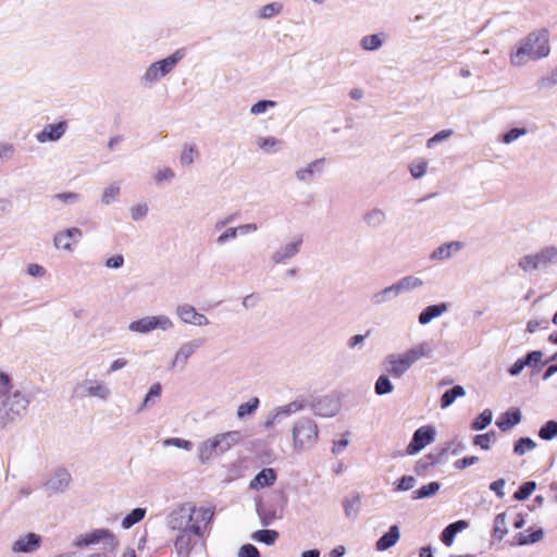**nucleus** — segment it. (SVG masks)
<instances>
[{
    "label": "nucleus",
    "mask_w": 557,
    "mask_h": 557,
    "mask_svg": "<svg viewBox=\"0 0 557 557\" xmlns=\"http://www.w3.org/2000/svg\"><path fill=\"white\" fill-rule=\"evenodd\" d=\"M539 436L542 440L549 441L557 436V422L548 421L540 429Z\"/></svg>",
    "instance_id": "obj_33"
},
{
    "label": "nucleus",
    "mask_w": 557,
    "mask_h": 557,
    "mask_svg": "<svg viewBox=\"0 0 557 557\" xmlns=\"http://www.w3.org/2000/svg\"><path fill=\"white\" fill-rule=\"evenodd\" d=\"M557 261V248L545 247L534 255H527L519 260V267L524 272L537 270L541 267H546L549 263Z\"/></svg>",
    "instance_id": "obj_4"
},
{
    "label": "nucleus",
    "mask_w": 557,
    "mask_h": 557,
    "mask_svg": "<svg viewBox=\"0 0 557 557\" xmlns=\"http://www.w3.org/2000/svg\"><path fill=\"white\" fill-rule=\"evenodd\" d=\"M302 436H307L309 441H314L318 436L317 425L307 422L294 428V441L296 445H304Z\"/></svg>",
    "instance_id": "obj_14"
},
{
    "label": "nucleus",
    "mask_w": 557,
    "mask_h": 557,
    "mask_svg": "<svg viewBox=\"0 0 557 557\" xmlns=\"http://www.w3.org/2000/svg\"><path fill=\"white\" fill-rule=\"evenodd\" d=\"M123 263H124L123 256L116 255V256L109 258L106 262V265L108 268L117 269V268L122 267Z\"/></svg>",
    "instance_id": "obj_55"
},
{
    "label": "nucleus",
    "mask_w": 557,
    "mask_h": 557,
    "mask_svg": "<svg viewBox=\"0 0 557 557\" xmlns=\"http://www.w3.org/2000/svg\"><path fill=\"white\" fill-rule=\"evenodd\" d=\"M278 144V140L274 137L259 138L258 146L264 151H270Z\"/></svg>",
    "instance_id": "obj_53"
},
{
    "label": "nucleus",
    "mask_w": 557,
    "mask_h": 557,
    "mask_svg": "<svg viewBox=\"0 0 557 557\" xmlns=\"http://www.w3.org/2000/svg\"><path fill=\"white\" fill-rule=\"evenodd\" d=\"M315 165V162L308 165L306 169H301L297 172V177L301 181H306L313 174V166Z\"/></svg>",
    "instance_id": "obj_61"
},
{
    "label": "nucleus",
    "mask_w": 557,
    "mask_h": 557,
    "mask_svg": "<svg viewBox=\"0 0 557 557\" xmlns=\"http://www.w3.org/2000/svg\"><path fill=\"white\" fill-rule=\"evenodd\" d=\"M238 440V432L219 434L205 443L202 451H208L209 454H223L230 449Z\"/></svg>",
    "instance_id": "obj_7"
},
{
    "label": "nucleus",
    "mask_w": 557,
    "mask_h": 557,
    "mask_svg": "<svg viewBox=\"0 0 557 557\" xmlns=\"http://www.w3.org/2000/svg\"><path fill=\"white\" fill-rule=\"evenodd\" d=\"M399 529L397 525H392L383 536L379 539L376 542L377 550H386L389 547L394 546L399 540Z\"/></svg>",
    "instance_id": "obj_18"
},
{
    "label": "nucleus",
    "mask_w": 557,
    "mask_h": 557,
    "mask_svg": "<svg viewBox=\"0 0 557 557\" xmlns=\"http://www.w3.org/2000/svg\"><path fill=\"white\" fill-rule=\"evenodd\" d=\"M300 244H301L300 239L288 244L285 247L284 257L289 258V257L294 256L299 250Z\"/></svg>",
    "instance_id": "obj_60"
},
{
    "label": "nucleus",
    "mask_w": 557,
    "mask_h": 557,
    "mask_svg": "<svg viewBox=\"0 0 557 557\" xmlns=\"http://www.w3.org/2000/svg\"><path fill=\"white\" fill-rule=\"evenodd\" d=\"M277 537L278 533L275 530H259L252 535L253 540L268 545L273 544Z\"/></svg>",
    "instance_id": "obj_30"
},
{
    "label": "nucleus",
    "mask_w": 557,
    "mask_h": 557,
    "mask_svg": "<svg viewBox=\"0 0 557 557\" xmlns=\"http://www.w3.org/2000/svg\"><path fill=\"white\" fill-rule=\"evenodd\" d=\"M11 377L8 373L0 370V393L8 396L12 391Z\"/></svg>",
    "instance_id": "obj_42"
},
{
    "label": "nucleus",
    "mask_w": 557,
    "mask_h": 557,
    "mask_svg": "<svg viewBox=\"0 0 557 557\" xmlns=\"http://www.w3.org/2000/svg\"><path fill=\"white\" fill-rule=\"evenodd\" d=\"M491 421L492 411L486 409L472 422L471 428L476 431L483 430L491 423Z\"/></svg>",
    "instance_id": "obj_35"
},
{
    "label": "nucleus",
    "mask_w": 557,
    "mask_h": 557,
    "mask_svg": "<svg viewBox=\"0 0 557 557\" xmlns=\"http://www.w3.org/2000/svg\"><path fill=\"white\" fill-rule=\"evenodd\" d=\"M440 487H441V485L437 482H431L429 484H425L413 492V498L420 499V498L430 497V496L436 494L438 492Z\"/></svg>",
    "instance_id": "obj_27"
},
{
    "label": "nucleus",
    "mask_w": 557,
    "mask_h": 557,
    "mask_svg": "<svg viewBox=\"0 0 557 557\" xmlns=\"http://www.w3.org/2000/svg\"><path fill=\"white\" fill-rule=\"evenodd\" d=\"M416 480L411 475H404L399 479L397 484L398 491H409L414 486Z\"/></svg>",
    "instance_id": "obj_49"
},
{
    "label": "nucleus",
    "mask_w": 557,
    "mask_h": 557,
    "mask_svg": "<svg viewBox=\"0 0 557 557\" xmlns=\"http://www.w3.org/2000/svg\"><path fill=\"white\" fill-rule=\"evenodd\" d=\"M195 345H184L176 354V361L185 362L195 352Z\"/></svg>",
    "instance_id": "obj_46"
},
{
    "label": "nucleus",
    "mask_w": 557,
    "mask_h": 557,
    "mask_svg": "<svg viewBox=\"0 0 557 557\" xmlns=\"http://www.w3.org/2000/svg\"><path fill=\"white\" fill-rule=\"evenodd\" d=\"M238 557H260L259 550L251 544H246L240 547Z\"/></svg>",
    "instance_id": "obj_52"
},
{
    "label": "nucleus",
    "mask_w": 557,
    "mask_h": 557,
    "mask_svg": "<svg viewBox=\"0 0 557 557\" xmlns=\"http://www.w3.org/2000/svg\"><path fill=\"white\" fill-rule=\"evenodd\" d=\"M504 487H505V480L504 479H498L496 481H494L490 488L496 493V495L498 497H503L504 496Z\"/></svg>",
    "instance_id": "obj_56"
},
{
    "label": "nucleus",
    "mask_w": 557,
    "mask_h": 557,
    "mask_svg": "<svg viewBox=\"0 0 557 557\" xmlns=\"http://www.w3.org/2000/svg\"><path fill=\"white\" fill-rule=\"evenodd\" d=\"M523 134H525V128H512L504 135L503 141L505 144H510Z\"/></svg>",
    "instance_id": "obj_50"
},
{
    "label": "nucleus",
    "mask_w": 557,
    "mask_h": 557,
    "mask_svg": "<svg viewBox=\"0 0 557 557\" xmlns=\"http://www.w3.org/2000/svg\"><path fill=\"white\" fill-rule=\"evenodd\" d=\"M527 367V364L524 363V359H518L509 369V373L511 375H518L522 370L523 368Z\"/></svg>",
    "instance_id": "obj_63"
},
{
    "label": "nucleus",
    "mask_w": 557,
    "mask_h": 557,
    "mask_svg": "<svg viewBox=\"0 0 557 557\" xmlns=\"http://www.w3.org/2000/svg\"><path fill=\"white\" fill-rule=\"evenodd\" d=\"M536 447V443L530 437L519 438L513 446V453L517 456H522L527 451L533 450Z\"/></svg>",
    "instance_id": "obj_26"
},
{
    "label": "nucleus",
    "mask_w": 557,
    "mask_h": 557,
    "mask_svg": "<svg viewBox=\"0 0 557 557\" xmlns=\"http://www.w3.org/2000/svg\"><path fill=\"white\" fill-rule=\"evenodd\" d=\"M468 527V522L465 520H458L454 523H450L447 525L442 534H441V541L446 545L450 546L455 540V536L458 532L462 531Z\"/></svg>",
    "instance_id": "obj_17"
},
{
    "label": "nucleus",
    "mask_w": 557,
    "mask_h": 557,
    "mask_svg": "<svg viewBox=\"0 0 557 557\" xmlns=\"http://www.w3.org/2000/svg\"><path fill=\"white\" fill-rule=\"evenodd\" d=\"M163 445L164 446H175V447L183 448L186 450L191 449V446H193L189 441L178 438V437L168 438L163 442Z\"/></svg>",
    "instance_id": "obj_44"
},
{
    "label": "nucleus",
    "mask_w": 557,
    "mask_h": 557,
    "mask_svg": "<svg viewBox=\"0 0 557 557\" xmlns=\"http://www.w3.org/2000/svg\"><path fill=\"white\" fill-rule=\"evenodd\" d=\"M276 480V474L273 469L265 468L262 469L255 479L250 482V488H263L265 486L272 485Z\"/></svg>",
    "instance_id": "obj_16"
},
{
    "label": "nucleus",
    "mask_w": 557,
    "mask_h": 557,
    "mask_svg": "<svg viewBox=\"0 0 557 557\" xmlns=\"http://www.w3.org/2000/svg\"><path fill=\"white\" fill-rule=\"evenodd\" d=\"M382 45V39L379 35H369L362 38L361 46L366 50H375Z\"/></svg>",
    "instance_id": "obj_39"
},
{
    "label": "nucleus",
    "mask_w": 557,
    "mask_h": 557,
    "mask_svg": "<svg viewBox=\"0 0 557 557\" xmlns=\"http://www.w3.org/2000/svg\"><path fill=\"white\" fill-rule=\"evenodd\" d=\"M147 211H148V208L146 205H137L132 208V216H133V219L138 220V219L145 216Z\"/></svg>",
    "instance_id": "obj_59"
},
{
    "label": "nucleus",
    "mask_w": 557,
    "mask_h": 557,
    "mask_svg": "<svg viewBox=\"0 0 557 557\" xmlns=\"http://www.w3.org/2000/svg\"><path fill=\"white\" fill-rule=\"evenodd\" d=\"M67 123L61 121L57 124H48L36 135L39 143L54 141L60 139L66 132Z\"/></svg>",
    "instance_id": "obj_10"
},
{
    "label": "nucleus",
    "mask_w": 557,
    "mask_h": 557,
    "mask_svg": "<svg viewBox=\"0 0 557 557\" xmlns=\"http://www.w3.org/2000/svg\"><path fill=\"white\" fill-rule=\"evenodd\" d=\"M521 421V412L518 408H512L503 413L497 420L496 425L502 431H508Z\"/></svg>",
    "instance_id": "obj_15"
},
{
    "label": "nucleus",
    "mask_w": 557,
    "mask_h": 557,
    "mask_svg": "<svg viewBox=\"0 0 557 557\" xmlns=\"http://www.w3.org/2000/svg\"><path fill=\"white\" fill-rule=\"evenodd\" d=\"M466 392L461 385H455L453 388L446 391L441 398V407H449L457 397L465 396Z\"/></svg>",
    "instance_id": "obj_23"
},
{
    "label": "nucleus",
    "mask_w": 557,
    "mask_h": 557,
    "mask_svg": "<svg viewBox=\"0 0 557 557\" xmlns=\"http://www.w3.org/2000/svg\"><path fill=\"white\" fill-rule=\"evenodd\" d=\"M544 536L542 529H529L524 532H520L515 536L518 545H529L540 542Z\"/></svg>",
    "instance_id": "obj_19"
},
{
    "label": "nucleus",
    "mask_w": 557,
    "mask_h": 557,
    "mask_svg": "<svg viewBox=\"0 0 557 557\" xmlns=\"http://www.w3.org/2000/svg\"><path fill=\"white\" fill-rule=\"evenodd\" d=\"M506 520L507 516L505 512L498 513L494 519L493 531L494 534L499 539H503L508 532L506 528Z\"/></svg>",
    "instance_id": "obj_31"
},
{
    "label": "nucleus",
    "mask_w": 557,
    "mask_h": 557,
    "mask_svg": "<svg viewBox=\"0 0 557 557\" xmlns=\"http://www.w3.org/2000/svg\"><path fill=\"white\" fill-rule=\"evenodd\" d=\"M161 391H162V388H161V385H160L159 383L153 384V385L150 387V389H149L148 394L146 395V397H145V399H144L143 407L148 406V404H149L152 399L160 397V395H161Z\"/></svg>",
    "instance_id": "obj_48"
},
{
    "label": "nucleus",
    "mask_w": 557,
    "mask_h": 557,
    "mask_svg": "<svg viewBox=\"0 0 557 557\" xmlns=\"http://www.w3.org/2000/svg\"><path fill=\"white\" fill-rule=\"evenodd\" d=\"M183 55V52L175 51L170 57L152 63L145 73V81L151 83L158 81L160 77L165 76L174 69Z\"/></svg>",
    "instance_id": "obj_5"
},
{
    "label": "nucleus",
    "mask_w": 557,
    "mask_h": 557,
    "mask_svg": "<svg viewBox=\"0 0 557 557\" xmlns=\"http://www.w3.org/2000/svg\"><path fill=\"white\" fill-rule=\"evenodd\" d=\"M198 156L199 153L195 146H185L180 158L182 165H190Z\"/></svg>",
    "instance_id": "obj_32"
},
{
    "label": "nucleus",
    "mask_w": 557,
    "mask_h": 557,
    "mask_svg": "<svg viewBox=\"0 0 557 557\" xmlns=\"http://www.w3.org/2000/svg\"><path fill=\"white\" fill-rule=\"evenodd\" d=\"M14 148L12 145H3L0 147V160L9 159L12 157Z\"/></svg>",
    "instance_id": "obj_64"
},
{
    "label": "nucleus",
    "mask_w": 557,
    "mask_h": 557,
    "mask_svg": "<svg viewBox=\"0 0 557 557\" xmlns=\"http://www.w3.org/2000/svg\"><path fill=\"white\" fill-rule=\"evenodd\" d=\"M535 488L536 483L534 481H528L519 486L513 494V498L517 500H525L531 496Z\"/></svg>",
    "instance_id": "obj_28"
},
{
    "label": "nucleus",
    "mask_w": 557,
    "mask_h": 557,
    "mask_svg": "<svg viewBox=\"0 0 557 557\" xmlns=\"http://www.w3.org/2000/svg\"><path fill=\"white\" fill-rule=\"evenodd\" d=\"M393 391V385L386 375H381L375 383V393L385 395Z\"/></svg>",
    "instance_id": "obj_38"
},
{
    "label": "nucleus",
    "mask_w": 557,
    "mask_h": 557,
    "mask_svg": "<svg viewBox=\"0 0 557 557\" xmlns=\"http://www.w3.org/2000/svg\"><path fill=\"white\" fill-rule=\"evenodd\" d=\"M274 106H275L274 101L260 100L251 107L250 111L252 114H261V113L265 112V110L268 108H273Z\"/></svg>",
    "instance_id": "obj_45"
},
{
    "label": "nucleus",
    "mask_w": 557,
    "mask_h": 557,
    "mask_svg": "<svg viewBox=\"0 0 557 557\" xmlns=\"http://www.w3.org/2000/svg\"><path fill=\"white\" fill-rule=\"evenodd\" d=\"M442 456L443 453L425 455L417 462L416 471L419 474L425 472L430 467L437 465L441 461Z\"/></svg>",
    "instance_id": "obj_24"
},
{
    "label": "nucleus",
    "mask_w": 557,
    "mask_h": 557,
    "mask_svg": "<svg viewBox=\"0 0 557 557\" xmlns=\"http://www.w3.org/2000/svg\"><path fill=\"white\" fill-rule=\"evenodd\" d=\"M181 534L176 537L174 546L178 553L187 552L193 543L194 534L187 529H178Z\"/></svg>",
    "instance_id": "obj_22"
},
{
    "label": "nucleus",
    "mask_w": 557,
    "mask_h": 557,
    "mask_svg": "<svg viewBox=\"0 0 557 557\" xmlns=\"http://www.w3.org/2000/svg\"><path fill=\"white\" fill-rule=\"evenodd\" d=\"M282 10V5L278 3H269L261 9L260 16L263 18H270L277 15Z\"/></svg>",
    "instance_id": "obj_41"
},
{
    "label": "nucleus",
    "mask_w": 557,
    "mask_h": 557,
    "mask_svg": "<svg viewBox=\"0 0 557 557\" xmlns=\"http://www.w3.org/2000/svg\"><path fill=\"white\" fill-rule=\"evenodd\" d=\"M82 231L77 227L67 228L59 232L54 236V246L57 249L72 251L74 246L82 238Z\"/></svg>",
    "instance_id": "obj_9"
},
{
    "label": "nucleus",
    "mask_w": 557,
    "mask_h": 557,
    "mask_svg": "<svg viewBox=\"0 0 557 557\" xmlns=\"http://www.w3.org/2000/svg\"><path fill=\"white\" fill-rule=\"evenodd\" d=\"M176 312L178 317L182 319V321L185 323H190L199 326L209 324L207 317L201 313H198L196 309L190 305L178 306Z\"/></svg>",
    "instance_id": "obj_12"
},
{
    "label": "nucleus",
    "mask_w": 557,
    "mask_h": 557,
    "mask_svg": "<svg viewBox=\"0 0 557 557\" xmlns=\"http://www.w3.org/2000/svg\"><path fill=\"white\" fill-rule=\"evenodd\" d=\"M462 245L459 242H450L447 243L441 247H438L436 250L433 251L432 258L444 260L451 256L453 252H457L460 250Z\"/></svg>",
    "instance_id": "obj_21"
},
{
    "label": "nucleus",
    "mask_w": 557,
    "mask_h": 557,
    "mask_svg": "<svg viewBox=\"0 0 557 557\" xmlns=\"http://www.w3.org/2000/svg\"><path fill=\"white\" fill-rule=\"evenodd\" d=\"M422 285V281L418 277L407 276L404 277L397 285L387 287L383 290V294H387L392 290L410 289Z\"/></svg>",
    "instance_id": "obj_25"
},
{
    "label": "nucleus",
    "mask_w": 557,
    "mask_h": 557,
    "mask_svg": "<svg viewBox=\"0 0 557 557\" xmlns=\"http://www.w3.org/2000/svg\"><path fill=\"white\" fill-rule=\"evenodd\" d=\"M430 351L429 345L422 343L400 355H388L385 359V369L393 377H400L410 367L425 357Z\"/></svg>",
    "instance_id": "obj_3"
},
{
    "label": "nucleus",
    "mask_w": 557,
    "mask_h": 557,
    "mask_svg": "<svg viewBox=\"0 0 557 557\" xmlns=\"http://www.w3.org/2000/svg\"><path fill=\"white\" fill-rule=\"evenodd\" d=\"M237 232H238V228L237 227H232V228H228L226 230L223 234H221L218 238V243L220 244H223L225 243L228 238H235L236 235H237Z\"/></svg>",
    "instance_id": "obj_62"
},
{
    "label": "nucleus",
    "mask_w": 557,
    "mask_h": 557,
    "mask_svg": "<svg viewBox=\"0 0 557 557\" xmlns=\"http://www.w3.org/2000/svg\"><path fill=\"white\" fill-rule=\"evenodd\" d=\"M173 326L172 321L165 315L159 317H145L139 320L133 321L129 324V330L138 333H147L156 329L168 330Z\"/></svg>",
    "instance_id": "obj_6"
},
{
    "label": "nucleus",
    "mask_w": 557,
    "mask_h": 557,
    "mask_svg": "<svg viewBox=\"0 0 557 557\" xmlns=\"http://www.w3.org/2000/svg\"><path fill=\"white\" fill-rule=\"evenodd\" d=\"M451 134L453 132L450 129L441 131L428 140L426 146L431 148L441 140L448 138Z\"/></svg>",
    "instance_id": "obj_51"
},
{
    "label": "nucleus",
    "mask_w": 557,
    "mask_h": 557,
    "mask_svg": "<svg viewBox=\"0 0 557 557\" xmlns=\"http://www.w3.org/2000/svg\"><path fill=\"white\" fill-rule=\"evenodd\" d=\"M543 354L540 350L529 352L524 359V363L529 367H536L542 360Z\"/></svg>",
    "instance_id": "obj_47"
},
{
    "label": "nucleus",
    "mask_w": 557,
    "mask_h": 557,
    "mask_svg": "<svg viewBox=\"0 0 557 557\" xmlns=\"http://www.w3.org/2000/svg\"><path fill=\"white\" fill-rule=\"evenodd\" d=\"M213 512L208 508L183 505L169 519L171 529H187L194 536L200 537L211 521Z\"/></svg>",
    "instance_id": "obj_1"
},
{
    "label": "nucleus",
    "mask_w": 557,
    "mask_h": 557,
    "mask_svg": "<svg viewBox=\"0 0 557 557\" xmlns=\"http://www.w3.org/2000/svg\"><path fill=\"white\" fill-rule=\"evenodd\" d=\"M549 51L548 32L546 29H541L539 32L531 33L521 41L516 51L510 54V62L511 64L519 66L527 60H537L547 57Z\"/></svg>",
    "instance_id": "obj_2"
},
{
    "label": "nucleus",
    "mask_w": 557,
    "mask_h": 557,
    "mask_svg": "<svg viewBox=\"0 0 557 557\" xmlns=\"http://www.w3.org/2000/svg\"><path fill=\"white\" fill-rule=\"evenodd\" d=\"M146 510L143 508L133 509L122 521V525L124 529H128L133 527L135 523L139 522L144 519Z\"/></svg>",
    "instance_id": "obj_29"
},
{
    "label": "nucleus",
    "mask_w": 557,
    "mask_h": 557,
    "mask_svg": "<svg viewBox=\"0 0 557 557\" xmlns=\"http://www.w3.org/2000/svg\"><path fill=\"white\" fill-rule=\"evenodd\" d=\"M172 177H174V172L170 168L160 170L156 175L158 183H161L164 180H171Z\"/></svg>",
    "instance_id": "obj_58"
},
{
    "label": "nucleus",
    "mask_w": 557,
    "mask_h": 557,
    "mask_svg": "<svg viewBox=\"0 0 557 557\" xmlns=\"http://www.w3.org/2000/svg\"><path fill=\"white\" fill-rule=\"evenodd\" d=\"M259 406V399L257 397H253L249 399L247 403L242 404L237 409V416L238 418H244L248 414L253 413Z\"/></svg>",
    "instance_id": "obj_34"
},
{
    "label": "nucleus",
    "mask_w": 557,
    "mask_h": 557,
    "mask_svg": "<svg viewBox=\"0 0 557 557\" xmlns=\"http://www.w3.org/2000/svg\"><path fill=\"white\" fill-rule=\"evenodd\" d=\"M101 541H108L111 546L116 545L114 535L110 531L104 529L95 530L91 533L86 534L76 542V545L79 547L88 546Z\"/></svg>",
    "instance_id": "obj_13"
},
{
    "label": "nucleus",
    "mask_w": 557,
    "mask_h": 557,
    "mask_svg": "<svg viewBox=\"0 0 557 557\" xmlns=\"http://www.w3.org/2000/svg\"><path fill=\"white\" fill-rule=\"evenodd\" d=\"M434 438L435 431L431 425L421 426L414 432L411 442L406 448V453L408 455H414L422 450L426 445L431 444Z\"/></svg>",
    "instance_id": "obj_8"
},
{
    "label": "nucleus",
    "mask_w": 557,
    "mask_h": 557,
    "mask_svg": "<svg viewBox=\"0 0 557 557\" xmlns=\"http://www.w3.org/2000/svg\"><path fill=\"white\" fill-rule=\"evenodd\" d=\"M41 537L36 533H28L25 536H21L12 545L14 553H32L40 547Z\"/></svg>",
    "instance_id": "obj_11"
},
{
    "label": "nucleus",
    "mask_w": 557,
    "mask_h": 557,
    "mask_svg": "<svg viewBox=\"0 0 557 557\" xmlns=\"http://www.w3.org/2000/svg\"><path fill=\"white\" fill-rule=\"evenodd\" d=\"M120 194V186L119 185H110L107 187L102 194V202L110 203L113 201Z\"/></svg>",
    "instance_id": "obj_43"
},
{
    "label": "nucleus",
    "mask_w": 557,
    "mask_h": 557,
    "mask_svg": "<svg viewBox=\"0 0 557 557\" xmlns=\"http://www.w3.org/2000/svg\"><path fill=\"white\" fill-rule=\"evenodd\" d=\"M409 170L414 178H420L426 173L428 161L423 159L416 160L409 165Z\"/></svg>",
    "instance_id": "obj_36"
},
{
    "label": "nucleus",
    "mask_w": 557,
    "mask_h": 557,
    "mask_svg": "<svg viewBox=\"0 0 557 557\" xmlns=\"http://www.w3.org/2000/svg\"><path fill=\"white\" fill-rule=\"evenodd\" d=\"M478 461V457L471 456V457H465L462 459H459L455 462V467L458 469H465Z\"/></svg>",
    "instance_id": "obj_57"
},
{
    "label": "nucleus",
    "mask_w": 557,
    "mask_h": 557,
    "mask_svg": "<svg viewBox=\"0 0 557 557\" xmlns=\"http://www.w3.org/2000/svg\"><path fill=\"white\" fill-rule=\"evenodd\" d=\"M359 504V498L355 497L352 499H346L344 502V509L347 516H350L352 511H356Z\"/></svg>",
    "instance_id": "obj_54"
},
{
    "label": "nucleus",
    "mask_w": 557,
    "mask_h": 557,
    "mask_svg": "<svg viewBox=\"0 0 557 557\" xmlns=\"http://www.w3.org/2000/svg\"><path fill=\"white\" fill-rule=\"evenodd\" d=\"M87 391L90 396H97L99 398H106L109 395L108 388L101 382H95Z\"/></svg>",
    "instance_id": "obj_40"
},
{
    "label": "nucleus",
    "mask_w": 557,
    "mask_h": 557,
    "mask_svg": "<svg viewBox=\"0 0 557 557\" xmlns=\"http://www.w3.org/2000/svg\"><path fill=\"white\" fill-rule=\"evenodd\" d=\"M496 434L494 431L485 434H479L474 437V444L480 446L482 449H490L491 444L495 441Z\"/></svg>",
    "instance_id": "obj_37"
},
{
    "label": "nucleus",
    "mask_w": 557,
    "mask_h": 557,
    "mask_svg": "<svg viewBox=\"0 0 557 557\" xmlns=\"http://www.w3.org/2000/svg\"><path fill=\"white\" fill-rule=\"evenodd\" d=\"M447 310L445 304L433 305L426 307L419 315V322L421 324H428L433 319L440 317L443 312Z\"/></svg>",
    "instance_id": "obj_20"
}]
</instances>
